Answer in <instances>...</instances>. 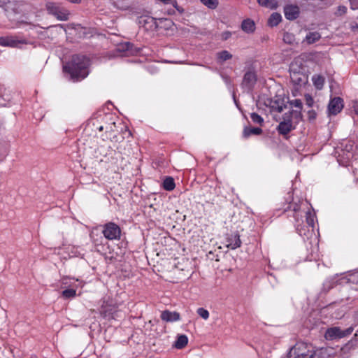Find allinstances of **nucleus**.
Here are the masks:
<instances>
[{
	"instance_id": "nucleus-42",
	"label": "nucleus",
	"mask_w": 358,
	"mask_h": 358,
	"mask_svg": "<svg viewBox=\"0 0 358 358\" xmlns=\"http://www.w3.org/2000/svg\"><path fill=\"white\" fill-rule=\"evenodd\" d=\"M346 10H347V8L344 6H340L338 8V12L339 13L340 15L345 13Z\"/></svg>"
},
{
	"instance_id": "nucleus-21",
	"label": "nucleus",
	"mask_w": 358,
	"mask_h": 358,
	"mask_svg": "<svg viewBox=\"0 0 358 358\" xmlns=\"http://www.w3.org/2000/svg\"><path fill=\"white\" fill-rule=\"evenodd\" d=\"M281 15L278 13H273L268 20V24L271 27L277 26L281 21Z\"/></svg>"
},
{
	"instance_id": "nucleus-36",
	"label": "nucleus",
	"mask_w": 358,
	"mask_h": 358,
	"mask_svg": "<svg viewBox=\"0 0 358 358\" xmlns=\"http://www.w3.org/2000/svg\"><path fill=\"white\" fill-rule=\"evenodd\" d=\"M305 99H306V103L308 107H312L313 106L314 100L310 94H306L305 95Z\"/></svg>"
},
{
	"instance_id": "nucleus-44",
	"label": "nucleus",
	"mask_w": 358,
	"mask_h": 358,
	"mask_svg": "<svg viewBox=\"0 0 358 358\" xmlns=\"http://www.w3.org/2000/svg\"><path fill=\"white\" fill-rule=\"evenodd\" d=\"M90 237L93 240L94 243L96 245L98 244L97 242H98V239L97 238H94V232H92L91 234H90Z\"/></svg>"
},
{
	"instance_id": "nucleus-28",
	"label": "nucleus",
	"mask_w": 358,
	"mask_h": 358,
	"mask_svg": "<svg viewBox=\"0 0 358 358\" xmlns=\"http://www.w3.org/2000/svg\"><path fill=\"white\" fill-rule=\"evenodd\" d=\"M76 291L75 287H71L69 289H66L62 292V297L64 299H66L73 298L76 296Z\"/></svg>"
},
{
	"instance_id": "nucleus-20",
	"label": "nucleus",
	"mask_w": 358,
	"mask_h": 358,
	"mask_svg": "<svg viewBox=\"0 0 358 358\" xmlns=\"http://www.w3.org/2000/svg\"><path fill=\"white\" fill-rule=\"evenodd\" d=\"M188 343V338L185 335H180L178 336L173 346L177 349L184 348Z\"/></svg>"
},
{
	"instance_id": "nucleus-24",
	"label": "nucleus",
	"mask_w": 358,
	"mask_h": 358,
	"mask_svg": "<svg viewBox=\"0 0 358 358\" xmlns=\"http://www.w3.org/2000/svg\"><path fill=\"white\" fill-rule=\"evenodd\" d=\"M176 187L175 182L173 178L166 177L163 182V188L166 191H171Z\"/></svg>"
},
{
	"instance_id": "nucleus-3",
	"label": "nucleus",
	"mask_w": 358,
	"mask_h": 358,
	"mask_svg": "<svg viewBox=\"0 0 358 358\" xmlns=\"http://www.w3.org/2000/svg\"><path fill=\"white\" fill-rule=\"evenodd\" d=\"M45 8L50 15H54L59 20L66 21L69 20V11L59 3L48 2L45 4Z\"/></svg>"
},
{
	"instance_id": "nucleus-32",
	"label": "nucleus",
	"mask_w": 358,
	"mask_h": 358,
	"mask_svg": "<svg viewBox=\"0 0 358 358\" xmlns=\"http://www.w3.org/2000/svg\"><path fill=\"white\" fill-rule=\"evenodd\" d=\"M294 39V35L290 33H285L283 36V41L285 43L292 44Z\"/></svg>"
},
{
	"instance_id": "nucleus-7",
	"label": "nucleus",
	"mask_w": 358,
	"mask_h": 358,
	"mask_svg": "<svg viewBox=\"0 0 358 358\" xmlns=\"http://www.w3.org/2000/svg\"><path fill=\"white\" fill-rule=\"evenodd\" d=\"M102 234H103L106 239H119L121 235V229L120 227L115 223L108 222L103 225Z\"/></svg>"
},
{
	"instance_id": "nucleus-48",
	"label": "nucleus",
	"mask_w": 358,
	"mask_h": 358,
	"mask_svg": "<svg viewBox=\"0 0 358 358\" xmlns=\"http://www.w3.org/2000/svg\"><path fill=\"white\" fill-rule=\"evenodd\" d=\"M355 111L356 114L358 115V106L355 108Z\"/></svg>"
},
{
	"instance_id": "nucleus-34",
	"label": "nucleus",
	"mask_w": 358,
	"mask_h": 358,
	"mask_svg": "<svg viewBox=\"0 0 358 358\" xmlns=\"http://www.w3.org/2000/svg\"><path fill=\"white\" fill-rule=\"evenodd\" d=\"M292 118L293 115L292 113H291V111L289 113H286L282 115V122H287L288 123H292Z\"/></svg>"
},
{
	"instance_id": "nucleus-14",
	"label": "nucleus",
	"mask_w": 358,
	"mask_h": 358,
	"mask_svg": "<svg viewBox=\"0 0 358 358\" xmlns=\"http://www.w3.org/2000/svg\"><path fill=\"white\" fill-rule=\"evenodd\" d=\"M295 127L292 123H288L287 122H280L276 128L277 131L279 134L286 136L290 131L294 130Z\"/></svg>"
},
{
	"instance_id": "nucleus-51",
	"label": "nucleus",
	"mask_w": 358,
	"mask_h": 358,
	"mask_svg": "<svg viewBox=\"0 0 358 358\" xmlns=\"http://www.w3.org/2000/svg\"><path fill=\"white\" fill-rule=\"evenodd\" d=\"M99 238L101 239V241H102V240H103V238H102V236H99ZM100 242L101 243V241H100Z\"/></svg>"
},
{
	"instance_id": "nucleus-49",
	"label": "nucleus",
	"mask_w": 358,
	"mask_h": 358,
	"mask_svg": "<svg viewBox=\"0 0 358 358\" xmlns=\"http://www.w3.org/2000/svg\"><path fill=\"white\" fill-rule=\"evenodd\" d=\"M99 131H101L103 130V126H100L99 128H98Z\"/></svg>"
},
{
	"instance_id": "nucleus-45",
	"label": "nucleus",
	"mask_w": 358,
	"mask_h": 358,
	"mask_svg": "<svg viewBox=\"0 0 358 358\" xmlns=\"http://www.w3.org/2000/svg\"><path fill=\"white\" fill-rule=\"evenodd\" d=\"M160 1H162V3H164V4H168V3H171L173 0H159Z\"/></svg>"
},
{
	"instance_id": "nucleus-8",
	"label": "nucleus",
	"mask_w": 358,
	"mask_h": 358,
	"mask_svg": "<svg viewBox=\"0 0 358 358\" xmlns=\"http://www.w3.org/2000/svg\"><path fill=\"white\" fill-rule=\"evenodd\" d=\"M343 108V100L341 97L331 99L328 104V113L329 115H336L341 111Z\"/></svg>"
},
{
	"instance_id": "nucleus-12",
	"label": "nucleus",
	"mask_w": 358,
	"mask_h": 358,
	"mask_svg": "<svg viewBox=\"0 0 358 358\" xmlns=\"http://www.w3.org/2000/svg\"><path fill=\"white\" fill-rule=\"evenodd\" d=\"M227 248L235 250L241 245V241L238 232L227 234Z\"/></svg>"
},
{
	"instance_id": "nucleus-4",
	"label": "nucleus",
	"mask_w": 358,
	"mask_h": 358,
	"mask_svg": "<svg viewBox=\"0 0 358 358\" xmlns=\"http://www.w3.org/2000/svg\"><path fill=\"white\" fill-rule=\"evenodd\" d=\"M353 330L354 328L352 327H350L344 330L341 329L339 327H333L327 329L324 337L328 341L340 339L350 335Z\"/></svg>"
},
{
	"instance_id": "nucleus-46",
	"label": "nucleus",
	"mask_w": 358,
	"mask_h": 358,
	"mask_svg": "<svg viewBox=\"0 0 358 358\" xmlns=\"http://www.w3.org/2000/svg\"><path fill=\"white\" fill-rule=\"evenodd\" d=\"M352 30L354 31H358V24H356L355 26H352Z\"/></svg>"
},
{
	"instance_id": "nucleus-50",
	"label": "nucleus",
	"mask_w": 358,
	"mask_h": 358,
	"mask_svg": "<svg viewBox=\"0 0 358 358\" xmlns=\"http://www.w3.org/2000/svg\"><path fill=\"white\" fill-rule=\"evenodd\" d=\"M296 230L299 231L300 235H301V231L299 229L298 227H296Z\"/></svg>"
},
{
	"instance_id": "nucleus-1",
	"label": "nucleus",
	"mask_w": 358,
	"mask_h": 358,
	"mask_svg": "<svg viewBox=\"0 0 358 358\" xmlns=\"http://www.w3.org/2000/svg\"><path fill=\"white\" fill-rule=\"evenodd\" d=\"M90 65V60L87 57L75 55L72 57L71 60L63 66V70L70 75L71 80L78 81L88 76Z\"/></svg>"
},
{
	"instance_id": "nucleus-33",
	"label": "nucleus",
	"mask_w": 358,
	"mask_h": 358,
	"mask_svg": "<svg viewBox=\"0 0 358 358\" xmlns=\"http://www.w3.org/2000/svg\"><path fill=\"white\" fill-rule=\"evenodd\" d=\"M114 313H115L112 312V309L110 308V309H108V310H106L105 311L102 312L101 315H103V317L108 318V320H110V319L115 318Z\"/></svg>"
},
{
	"instance_id": "nucleus-9",
	"label": "nucleus",
	"mask_w": 358,
	"mask_h": 358,
	"mask_svg": "<svg viewBox=\"0 0 358 358\" xmlns=\"http://www.w3.org/2000/svg\"><path fill=\"white\" fill-rule=\"evenodd\" d=\"M138 23L148 30H156L158 28L156 19L150 16H141L138 20Z\"/></svg>"
},
{
	"instance_id": "nucleus-13",
	"label": "nucleus",
	"mask_w": 358,
	"mask_h": 358,
	"mask_svg": "<svg viewBox=\"0 0 358 358\" xmlns=\"http://www.w3.org/2000/svg\"><path fill=\"white\" fill-rule=\"evenodd\" d=\"M161 319L167 322L178 321L180 319V313L178 312H171L168 310H164L161 313Z\"/></svg>"
},
{
	"instance_id": "nucleus-31",
	"label": "nucleus",
	"mask_w": 358,
	"mask_h": 358,
	"mask_svg": "<svg viewBox=\"0 0 358 358\" xmlns=\"http://www.w3.org/2000/svg\"><path fill=\"white\" fill-rule=\"evenodd\" d=\"M198 315L204 320H207L209 317V313L207 310L203 308H199L197 309Z\"/></svg>"
},
{
	"instance_id": "nucleus-6",
	"label": "nucleus",
	"mask_w": 358,
	"mask_h": 358,
	"mask_svg": "<svg viewBox=\"0 0 358 358\" xmlns=\"http://www.w3.org/2000/svg\"><path fill=\"white\" fill-rule=\"evenodd\" d=\"M257 81V75L255 71L248 69L244 74L241 87L248 92H251Z\"/></svg>"
},
{
	"instance_id": "nucleus-27",
	"label": "nucleus",
	"mask_w": 358,
	"mask_h": 358,
	"mask_svg": "<svg viewBox=\"0 0 358 358\" xmlns=\"http://www.w3.org/2000/svg\"><path fill=\"white\" fill-rule=\"evenodd\" d=\"M201 3H203L208 8L214 10L216 9L219 5L218 0H200Z\"/></svg>"
},
{
	"instance_id": "nucleus-39",
	"label": "nucleus",
	"mask_w": 358,
	"mask_h": 358,
	"mask_svg": "<svg viewBox=\"0 0 358 358\" xmlns=\"http://www.w3.org/2000/svg\"><path fill=\"white\" fill-rule=\"evenodd\" d=\"M316 116H317V113L314 110H310L308 112V120L310 121H313V120H315Z\"/></svg>"
},
{
	"instance_id": "nucleus-11",
	"label": "nucleus",
	"mask_w": 358,
	"mask_h": 358,
	"mask_svg": "<svg viewBox=\"0 0 358 358\" xmlns=\"http://www.w3.org/2000/svg\"><path fill=\"white\" fill-rule=\"evenodd\" d=\"M299 8L296 5H287L284 8L285 17L289 20H296L299 15Z\"/></svg>"
},
{
	"instance_id": "nucleus-17",
	"label": "nucleus",
	"mask_w": 358,
	"mask_h": 358,
	"mask_svg": "<svg viewBox=\"0 0 358 358\" xmlns=\"http://www.w3.org/2000/svg\"><path fill=\"white\" fill-rule=\"evenodd\" d=\"M118 50L127 52L128 55H134L138 52L139 49L135 48L133 43L126 42L118 47Z\"/></svg>"
},
{
	"instance_id": "nucleus-38",
	"label": "nucleus",
	"mask_w": 358,
	"mask_h": 358,
	"mask_svg": "<svg viewBox=\"0 0 358 358\" xmlns=\"http://www.w3.org/2000/svg\"><path fill=\"white\" fill-rule=\"evenodd\" d=\"M301 110H300V109H299V110H291V113H292L293 118L296 119V120L301 119V117H302V114H301Z\"/></svg>"
},
{
	"instance_id": "nucleus-40",
	"label": "nucleus",
	"mask_w": 358,
	"mask_h": 358,
	"mask_svg": "<svg viewBox=\"0 0 358 358\" xmlns=\"http://www.w3.org/2000/svg\"><path fill=\"white\" fill-rule=\"evenodd\" d=\"M173 6L180 13H184V9L179 6L177 1L173 0L171 3Z\"/></svg>"
},
{
	"instance_id": "nucleus-22",
	"label": "nucleus",
	"mask_w": 358,
	"mask_h": 358,
	"mask_svg": "<svg viewBox=\"0 0 358 358\" xmlns=\"http://www.w3.org/2000/svg\"><path fill=\"white\" fill-rule=\"evenodd\" d=\"M258 3L266 8H269L271 9L277 8L278 3L276 0H257Z\"/></svg>"
},
{
	"instance_id": "nucleus-15",
	"label": "nucleus",
	"mask_w": 358,
	"mask_h": 358,
	"mask_svg": "<svg viewBox=\"0 0 358 358\" xmlns=\"http://www.w3.org/2000/svg\"><path fill=\"white\" fill-rule=\"evenodd\" d=\"M300 210V206L297 203H291L287 204V206L284 208V212L292 211L293 213V217L296 222H299L301 220V216L299 217L298 212Z\"/></svg>"
},
{
	"instance_id": "nucleus-16",
	"label": "nucleus",
	"mask_w": 358,
	"mask_h": 358,
	"mask_svg": "<svg viewBox=\"0 0 358 358\" xmlns=\"http://www.w3.org/2000/svg\"><path fill=\"white\" fill-rule=\"evenodd\" d=\"M269 106L271 110L281 113L284 108H286V105L284 103V99L278 98L275 100H269Z\"/></svg>"
},
{
	"instance_id": "nucleus-19",
	"label": "nucleus",
	"mask_w": 358,
	"mask_h": 358,
	"mask_svg": "<svg viewBox=\"0 0 358 358\" xmlns=\"http://www.w3.org/2000/svg\"><path fill=\"white\" fill-rule=\"evenodd\" d=\"M241 29L246 33H252L255 29V24L250 19L244 20L241 24Z\"/></svg>"
},
{
	"instance_id": "nucleus-41",
	"label": "nucleus",
	"mask_w": 358,
	"mask_h": 358,
	"mask_svg": "<svg viewBox=\"0 0 358 358\" xmlns=\"http://www.w3.org/2000/svg\"><path fill=\"white\" fill-rule=\"evenodd\" d=\"M352 9H358V0H350Z\"/></svg>"
},
{
	"instance_id": "nucleus-29",
	"label": "nucleus",
	"mask_w": 358,
	"mask_h": 358,
	"mask_svg": "<svg viewBox=\"0 0 358 358\" xmlns=\"http://www.w3.org/2000/svg\"><path fill=\"white\" fill-rule=\"evenodd\" d=\"M71 279L68 277H64L62 278L61 282L62 285L64 286V287H77V285H76V282H78V280H74V282L72 283L71 282Z\"/></svg>"
},
{
	"instance_id": "nucleus-5",
	"label": "nucleus",
	"mask_w": 358,
	"mask_h": 358,
	"mask_svg": "<svg viewBox=\"0 0 358 358\" xmlns=\"http://www.w3.org/2000/svg\"><path fill=\"white\" fill-rule=\"evenodd\" d=\"M289 72L291 82L294 86L301 87L307 83L308 76L301 71L299 66H296L295 68L294 66H292Z\"/></svg>"
},
{
	"instance_id": "nucleus-18",
	"label": "nucleus",
	"mask_w": 358,
	"mask_h": 358,
	"mask_svg": "<svg viewBox=\"0 0 358 358\" xmlns=\"http://www.w3.org/2000/svg\"><path fill=\"white\" fill-rule=\"evenodd\" d=\"M263 132L262 129L259 127H245L243 129V136L248 138L250 135H260Z\"/></svg>"
},
{
	"instance_id": "nucleus-47",
	"label": "nucleus",
	"mask_w": 358,
	"mask_h": 358,
	"mask_svg": "<svg viewBox=\"0 0 358 358\" xmlns=\"http://www.w3.org/2000/svg\"><path fill=\"white\" fill-rule=\"evenodd\" d=\"M347 349H350L349 344H347L345 347H343L342 350L345 351Z\"/></svg>"
},
{
	"instance_id": "nucleus-2",
	"label": "nucleus",
	"mask_w": 358,
	"mask_h": 358,
	"mask_svg": "<svg viewBox=\"0 0 358 358\" xmlns=\"http://www.w3.org/2000/svg\"><path fill=\"white\" fill-rule=\"evenodd\" d=\"M318 351L306 343H297L293 346L287 354V358H315Z\"/></svg>"
},
{
	"instance_id": "nucleus-35",
	"label": "nucleus",
	"mask_w": 358,
	"mask_h": 358,
	"mask_svg": "<svg viewBox=\"0 0 358 358\" xmlns=\"http://www.w3.org/2000/svg\"><path fill=\"white\" fill-rule=\"evenodd\" d=\"M289 104L291 106H294L296 108H298L299 109H302V102L300 99H294L289 101Z\"/></svg>"
},
{
	"instance_id": "nucleus-23",
	"label": "nucleus",
	"mask_w": 358,
	"mask_h": 358,
	"mask_svg": "<svg viewBox=\"0 0 358 358\" xmlns=\"http://www.w3.org/2000/svg\"><path fill=\"white\" fill-rule=\"evenodd\" d=\"M217 62L222 63L232 58V55L227 50H222L217 54Z\"/></svg>"
},
{
	"instance_id": "nucleus-25",
	"label": "nucleus",
	"mask_w": 358,
	"mask_h": 358,
	"mask_svg": "<svg viewBox=\"0 0 358 358\" xmlns=\"http://www.w3.org/2000/svg\"><path fill=\"white\" fill-rule=\"evenodd\" d=\"M313 82L317 90H321L324 84V78L320 75H315L313 77Z\"/></svg>"
},
{
	"instance_id": "nucleus-10",
	"label": "nucleus",
	"mask_w": 358,
	"mask_h": 358,
	"mask_svg": "<svg viewBox=\"0 0 358 358\" xmlns=\"http://www.w3.org/2000/svg\"><path fill=\"white\" fill-rule=\"evenodd\" d=\"M27 43L25 40H18L15 36H1L0 37V45L15 48L20 44Z\"/></svg>"
},
{
	"instance_id": "nucleus-43",
	"label": "nucleus",
	"mask_w": 358,
	"mask_h": 358,
	"mask_svg": "<svg viewBox=\"0 0 358 358\" xmlns=\"http://www.w3.org/2000/svg\"><path fill=\"white\" fill-rule=\"evenodd\" d=\"M231 34L229 31H225L222 34V39L226 41L231 36Z\"/></svg>"
},
{
	"instance_id": "nucleus-30",
	"label": "nucleus",
	"mask_w": 358,
	"mask_h": 358,
	"mask_svg": "<svg viewBox=\"0 0 358 358\" xmlns=\"http://www.w3.org/2000/svg\"><path fill=\"white\" fill-rule=\"evenodd\" d=\"M250 118L254 123L258 124L261 126L264 123V119L256 113H252L250 114Z\"/></svg>"
},
{
	"instance_id": "nucleus-26",
	"label": "nucleus",
	"mask_w": 358,
	"mask_h": 358,
	"mask_svg": "<svg viewBox=\"0 0 358 358\" xmlns=\"http://www.w3.org/2000/svg\"><path fill=\"white\" fill-rule=\"evenodd\" d=\"M320 34L318 32H310L306 37V40L308 43L312 44L319 41L320 38Z\"/></svg>"
},
{
	"instance_id": "nucleus-37",
	"label": "nucleus",
	"mask_w": 358,
	"mask_h": 358,
	"mask_svg": "<svg viewBox=\"0 0 358 358\" xmlns=\"http://www.w3.org/2000/svg\"><path fill=\"white\" fill-rule=\"evenodd\" d=\"M306 222H307V224L309 226L313 227V226H314V220H313V218L311 216V213L310 211H308L306 213Z\"/></svg>"
}]
</instances>
